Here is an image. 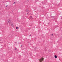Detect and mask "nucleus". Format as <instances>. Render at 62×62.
<instances>
[{
    "label": "nucleus",
    "mask_w": 62,
    "mask_h": 62,
    "mask_svg": "<svg viewBox=\"0 0 62 62\" xmlns=\"http://www.w3.org/2000/svg\"><path fill=\"white\" fill-rule=\"evenodd\" d=\"M43 60H44V58L43 57L39 59V62H42Z\"/></svg>",
    "instance_id": "obj_1"
},
{
    "label": "nucleus",
    "mask_w": 62,
    "mask_h": 62,
    "mask_svg": "<svg viewBox=\"0 0 62 62\" xmlns=\"http://www.w3.org/2000/svg\"><path fill=\"white\" fill-rule=\"evenodd\" d=\"M54 57L55 58H57V56H56V55H54Z\"/></svg>",
    "instance_id": "obj_2"
},
{
    "label": "nucleus",
    "mask_w": 62,
    "mask_h": 62,
    "mask_svg": "<svg viewBox=\"0 0 62 62\" xmlns=\"http://www.w3.org/2000/svg\"><path fill=\"white\" fill-rule=\"evenodd\" d=\"M18 27H16V29H18Z\"/></svg>",
    "instance_id": "obj_3"
},
{
    "label": "nucleus",
    "mask_w": 62,
    "mask_h": 62,
    "mask_svg": "<svg viewBox=\"0 0 62 62\" xmlns=\"http://www.w3.org/2000/svg\"><path fill=\"white\" fill-rule=\"evenodd\" d=\"M14 4H15V2H14Z\"/></svg>",
    "instance_id": "obj_4"
}]
</instances>
